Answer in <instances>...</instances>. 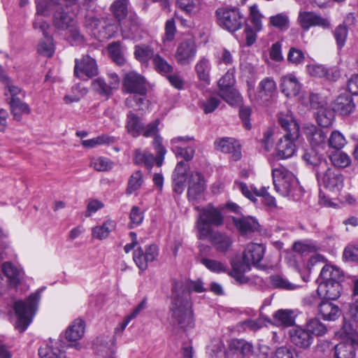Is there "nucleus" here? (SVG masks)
I'll return each mask as SVG.
<instances>
[{
  "label": "nucleus",
  "mask_w": 358,
  "mask_h": 358,
  "mask_svg": "<svg viewBox=\"0 0 358 358\" xmlns=\"http://www.w3.org/2000/svg\"><path fill=\"white\" fill-rule=\"evenodd\" d=\"M56 347L48 344L41 346L38 349V355L41 358H72L71 353L67 352L65 343L60 341Z\"/></svg>",
  "instance_id": "obj_22"
},
{
  "label": "nucleus",
  "mask_w": 358,
  "mask_h": 358,
  "mask_svg": "<svg viewBox=\"0 0 358 358\" xmlns=\"http://www.w3.org/2000/svg\"><path fill=\"white\" fill-rule=\"evenodd\" d=\"M108 80L103 78H98L92 83L93 90L106 99L113 95L120 85V78L117 73H110L108 74Z\"/></svg>",
  "instance_id": "obj_10"
},
{
  "label": "nucleus",
  "mask_w": 358,
  "mask_h": 358,
  "mask_svg": "<svg viewBox=\"0 0 358 358\" xmlns=\"http://www.w3.org/2000/svg\"><path fill=\"white\" fill-rule=\"evenodd\" d=\"M270 25L280 29H287L288 28L289 18L284 13H279L269 18Z\"/></svg>",
  "instance_id": "obj_62"
},
{
  "label": "nucleus",
  "mask_w": 358,
  "mask_h": 358,
  "mask_svg": "<svg viewBox=\"0 0 358 358\" xmlns=\"http://www.w3.org/2000/svg\"><path fill=\"white\" fill-rule=\"evenodd\" d=\"M115 142V138L109 136L106 134H102L92 139L84 140L82 141V145L85 148H92L97 145H109Z\"/></svg>",
  "instance_id": "obj_50"
},
{
  "label": "nucleus",
  "mask_w": 358,
  "mask_h": 358,
  "mask_svg": "<svg viewBox=\"0 0 358 358\" xmlns=\"http://www.w3.org/2000/svg\"><path fill=\"white\" fill-rule=\"evenodd\" d=\"M217 24L230 33L241 29L246 23V17L237 7L225 6L215 10Z\"/></svg>",
  "instance_id": "obj_7"
},
{
  "label": "nucleus",
  "mask_w": 358,
  "mask_h": 358,
  "mask_svg": "<svg viewBox=\"0 0 358 358\" xmlns=\"http://www.w3.org/2000/svg\"><path fill=\"white\" fill-rule=\"evenodd\" d=\"M299 20L304 30H308L310 27L315 26H318L323 29H329L331 27V23L328 18L322 17L313 12H300Z\"/></svg>",
  "instance_id": "obj_18"
},
{
  "label": "nucleus",
  "mask_w": 358,
  "mask_h": 358,
  "mask_svg": "<svg viewBox=\"0 0 358 358\" xmlns=\"http://www.w3.org/2000/svg\"><path fill=\"white\" fill-rule=\"evenodd\" d=\"M41 299V291L31 294L26 301L19 300L14 303L17 316L15 329L20 332L24 331L32 321Z\"/></svg>",
  "instance_id": "obj_5"
},
{
  "label": "nucleus",
  "mask_w": 358,
  "mask_h": 358,
  "mask_svg": "<svg viewBox=\"0 0 358 358\" xmlns=\"http://www.w3.org/2000/svg\"><path fill=\"white\" fill-rule=\"evenodd\" d=\"M233 222L242 234H249L259 230V224L256 219L252 217H243L240 218H233Z\"/></svg>",
  "instance_id": "obj_29"
},
{
  "label": "nucleus",
  "mask_w": 358,
  "mask_h": 358,
  "mask_svg": "<svg viewBox=\"0 0 358 358\" xmlns=\"http://www.w3.org/2000/svg\"><path fill=\"white\" fill-rule=\"evenodd\" d=\"M110 10L118 22L127 15V0H116L110 7Z\"/></svg>",
  "instance_id": "obj_54"
},
{
  "label": "nucleus",
  "mask_w": 358,
  "mask_h": 358,
  "mask_svg": "<svg viewBox=\"0 0 358 358\" xmlns=\"http://www.w3.org/2000/svg\"><path fill=\"white\" fill-rule=\"evenodd\" d=\"M2 272L7 277L10 286H16L21 280V272L10 262H5L1 267Z\"/></svg>",
  "instance_id": "obj_43"
},
{
  "label": "nucleus",
  "mask_w": 358,
  "mask_h": 358,
  "mask_svg": "<svg viewBox=\"0 0 358 358\" xmlns=\"http://www.w3.org/2000/svg\"><path fill=\"white\" fill-rule=\"evenodd\" d=\"M357 343L352 341L341 342L334 348V358H354Z\"/></svg>",
  "instance_id": "obj_31"
},
{
  "label": "nucleus",
  "mask_w": 358,
  "mask_h": 358,
  "mask_svg": "<svg viewBox=\"0 0 358 358\" xmlns=\"http://www.w3.org/2000/svg\"><path fill=\"white\" fill-rule=\"evenodd\" d=\"M325 169L324 173L316 171L319 182L331 191H340L343 186V176L336 169L327 167Z\"/></svg>",
  "instance_id": "obj_11"
},
{
  "label": "nucleus",
  "mask_w": 358,
  "mask_h": 358,
  "mask_svg": "<svg viewBox=\"0 0 358 358\" xmlns=\"http://www.w3.org/2000/svg\"><path fill=\"white\" fill-rule=\"evenodd\" d=\"M10 111L15 120L20 121L22 115H28L31 112L29 106L22 101L20 98H14L10 102Z\"/></svg>",
  "instance_id": "obj_40"
},
{
  "label": "nucleus",
  "mask_w": 358,
  "mask_h": 358,
  "mask_svg": "<svg viewBox=\"0 0 358 358\" xmlns=\"http://www.w3.org/2000/svg\"><path fill=\"white\" fill-rule=\"evenodd\" d=\"M196 208L199 210V216L196 223L198 238L201 240H205L208 238L209 231H213L212 226L219 227L222 225L224 217L220 210L212 203H208L201 208L199 207Z\"/></svg>",
  "instance_id": "obj_6"
},
{
  "label": "nucleus",
  "mask_w": 358,
  "mask_h": 358,
  "mask_svg": "<svg viewBox=\"0 0 358 358\" xmlns=\"http://www.w3.org/2000/svg\"><path fill=\"white\" fill-rule=\"evenodd\" d=\"M278 122L286 133L276 145L275 156L280 159H284L292 157L296 151L294 141L299 136V126L289 115L280 114Z\"/></svg>",
  "instance_id": "obj_3"
},
{
  "label": "nucleus",
  "mask_w": 358,
  "mask_h": 358,
  "mask_svg": "<svg viewBox=\"0 0 358 358\" xmlns=\"http://www.w3.org/2000/svg\"><path fill=\"white\" fill-rule=\"evenodd\" d=\"M346 144L344 136L338 131H333L327 141V146L339 150Z\"/></svg>",
  "instance_id": "obj_52"
},
{
  "label": "nucleus",
  "mask_w": 358,
  "mask_h": 358,
  "mask_svg": "<svg viewBox=\"0 0 358 358\" xmlns=\"http://www.w3.org/2000/svg\"><path fill=\"white\" fill-rule=\"evenodd\" d=\"M74 74L78 78H92L98 74V67L96 61L88 55L82 59H76Z\"/></svg>",
  "instance_id": "obj_16"
},
{
  "label": "nucleus",
  "mask_w": 358,
  "mask_h": 358,
  "mask_svg": "<svg viewBox=\"0 0 358 358\" xmlns=\"http://www.w3.org/2000/svg\"><path fill=\"white\" fill-rule=\"evenodd\" d=\"M334 110L328 106H322L317 112V122L323 127H328L333 123L334 119Z\"/></svg>",
  "instance_id": "obj_38"
},
{
  "label": "nucleus",
  "mask_w": 358,
  "mask_h": 358,
  "mask_svg": "<svg viewBox=\"0 0 358 358\" xmlns=\"http://www.w3.org/2000/svg\"><path fill=\"white\" fill-rule=\"evenodd\" d=\"M292 342L297 347L307 349L314 341V338L304 327H296L290 334Z\"/></svg>",
  "instance_id": "obj_24"
},
{
  "label": "nucleus",
  "mask_w": 358,
  "mask_h": 358,
  "mask_svg": "<svg viewBox=\"0 0 358 358\" xmlns=\"http://www.w3.org/2000/svg\"><path fill=\"white\" fill-rule=\"evenodd\" d=\"M209 241L213 246L220 252H227L232 244V240L226 233L219 231H209Z\"/></svg>",
  "instance_id": "obj_25"
},
{
  "label": "nucleus",
  "mask_w": 358,
  "mask_h": 358,
  "mask_svg": "<svg viewBox=\"0 0 358 358\" xmlns=\"http://www.w3.org/2000/svg\"><path fill=\"white\" fill-rule=\"evenodd\" d=\"M355 104L348 94H341L335 100L333 109L342 115H349L354 109Z\"/></svg>",
  "instance_id": "obj_32"
},
{
  "label": "nucleus",
  "mask_w": 358,
  "mask_h": 358,
  "mask_svg": "<svg viewBox=\"0 0 358 358\" xmlns=\"http://www.w3.org/2000/svg\"><path fill=\"white\" fill-rule=\"evenodd\" d=\"M292 249L296 252L303 255L316 252L318 250V246L310 240H304L294 242Z\"/></svg>",
  "instance_id": "obj_48"
},
{
  "label": "nucleus",
  "mask_w": 358,
  "mask_h": 358,
  "mask_svg": "<svg viewBox=\"0 0 358 358\" xmlns=\"http://www.w3.org/2000/svg\"><path fill=\"white\" fill-rule=\"evenodd\" d=\"M182 285L172 284L171 303L169 307L171 322L182 329L192 328L194 324L192 305L185 296L180 295Z\"/></svg>",
  "instance_id": "obj_2"
},
{
  "label": "nucleus",
  "mask_w": 358,
  "mask_h": 358,
  "mask_svg": "<svg viewBox=\"0 0 358 358\" xmlns=\"http://www.w3.org/2000/svg\"><path fill=\"white\" fill-rule=\"evenodd\" d=\"M280 87L282 92L286 96L291 97L299 94L301 85L294 74L289 73L281 78Z\"/></svg>",
  "instance_id": "obj_26"
},
{
  "label": "nucleus",
  "mask_w": 358,
  "mask_h": 358,
  "mask_svg": "<svg viewBox=\"0 0 358 358\" xmlns=\"http://www.w3.org/2000/svg\"><path fill=\"white\" fill-rule=\"evenodd\" d=\"M78 0H36L37 16L52 15V24L55 30L66 31L77 22L73 12L65 10L66 8L77 4Z\"/></svg>",
  "instance_id": "obj_1"
},
{
  "label": "nucleus",
  "mask_w": 358,
  "mask_h": 358,
  "mask_svg": "<svg viewBox=\"0 0 358 358\" xmlns=\"http://www.w3.org/2000/svg\"><path fill=\"white\" fill-rule=\"evenodd\" d=\"M296 314L291 309H280L273 314L274 321L284 327H292L295 323Z\"/></svg>",
  "instance_id": "obj_36"
},
{
  "label": "nucleus",
  "mask_w": 358,
  "mask_h": 358,
  "mask_svg": "<svg viewBox=\"0 0 358 358\" xmlns=\"http://www.w3.org/2000/svg\"><path fill=\"white\" fill-rule=\"evenodd\" d=\"M121 26L122 31L127 33L128 37H136L139 33L141 24L136 14H131Z\"/></svg>",
  "instance_id": "obj_34"
},
{
  "label": "nucleus",
  "mask_w": 358,
  "mask_h": 358,
  "mask_svg": "<svg viewBox=\"0 0 358 358\" xmlns=\"http://www.w3.org/2000/svg\"><path fill=\"white\" fill-rule=\"evenodd\" d=\"M318 312L323 320L335 321L341 315L339 307L329 300H324L318 303Z\"/></svg>",
  "instance_id": "obj_28"
},
{
  "label": "nucleus",
  "mask_w": 358,
  "mask_h": 358,
  "mask_svg": "<svg viewBox=\"0 0 358 358\" xmlns=\"http://www.w3.org/2000/svg\"><path fill=\"white\" fill-rule=\"evenodd\" d=\"M201 262L210 271L215 273H221L226 271V266L222 262L210 259L207 258H201Z\"/></svg>",
  "instance_id": "obj_64"
},
{
  "label": "nucleus",
  "mask_w": 358,
  "mask_h": 358,
  "mask_svg": "<svg viewBox=\"0 0 358 358\" xmlns=\"http://www.w3.org/2000/svg\"><path fill=\"white\" fill-rule=\"evenodd\" d=\"M211 65L210 60L203 57H201L196 64L194 70L196 71L198 79L203 82L205 84H210V71Z\"/></svg>",
  "instance_id": "obj_35"
},
{
  "label": "nucleus",
  "mask_w": 358,
  "mask_h": 358,
  "mask_svg": "<svg viewBox=\"0 0 358 358\" xmlns=\"http://www.w3.org/2000/svg\"><path fill=\"white\" fill-rule=\"evenodd\" d=\"M116 222L112 220H108L102 225L96 226L92 229V237L99 240L106 238L109 234L115 230Z\"/></svg>",
  "instance_id": "obj_41"
},
{
  "label": "nucleus",
  "mask_w": 358,
  "mask_h": 358,
  "mask_svg": "<svg viewBox=\"0 0 358 358\" xmlns=\"http://www.w3.org/2000/svg\"><path fill=\"white\" fill-rule=\"evenodd\" d=\"M276 90V83L271 78L267 77L260 81L257 90H248V96L252 103L263 104L269 101Z\"/></svg>",
  "instance_id": "obj_9"
},
{
  "label": "nucleus",
  "mask_w": 358,
  "mask_h": 358,
  "mask_svg": "<svg viewBox=\"0 0 358 358\" xmlns=\"http://www.w3.org/2000/svg\"><path fill=\"white\" fill-rule=\"evenodd\" d=\"M143 182V173L141 171H136L129 178L127 188V193L131 194L138 189Z\"/></svg>",
  "instance_id": "obj_58"
},
{
  "label": "nucleus",
  "mask_w": 358,
  "mask_h": 358,
  "mask_svg": "<svg viewBox=\"0 0 358 358\" xmlns=\"http://www.w3.org/2000/svg\"><path fill=\"white\" fill-rule=\"evenodd\" d=\"M159 255V248L155 244L150 245L143 250L141 247L136 249L133 253V259L140 269L144 271L148 268V263L155 261Z\"/></svg>",
  "instance_id": "obj_14"
},
{
  "label": "nucleus",
  "mask_w": 358,
  "mask_h": 358,
  "mask_svg": "<svg viewBox=\"0 0 358 358\" xmlns=\"http://www.w3.org/2000/svg\"><path fill=\"white\" fill-rule=\"evenodd\" d=\"M197 48L194 41L192 38L185 39L181 41L175 53L177 63L182 66L189 64L194 59Z\"/></svg>",
  "instance_id": "obj_13"
},
{
  "label": "nucleus",
  "mask_w": 358,
  "mask_h": 358,
  "mask_svg": "<svg viewBox=\"0 0 358 358\" xmlns=\"http://www.w3.org/2000/svg\"><path fill=\"white\" fill-rule=\"evenodd\" d=\"M234 69H230L219 80V95L228 103L233 105L239 101V92L234 88L235 84Z\"/></svg>",
  "instance_id": "obj_8"
},
{
  "label": "nucleus",
  "mask_w": 358,
  "mask_h": 358,
  "mask_svg": "<svg viewBox=\"0 0 358 358\" xmlns=\"http://www.w3.org/2000/svg\"><path fill=\"white\" fill-rule=\"evenodd\" d=\"M330 160L334 166L338 168H345L350 165L351 159L346 153L343 152H337L330 156Z\"/></svg>",
  "instance_id": "obj_57"
},
{
  "label": "nucleus",
  "mask_w": 358,
  "mask_h": 358,
  "mask_svg": "<svg viewBox=\"0 0 358 358\" xmlns=\"http://www.w3.org/2000/svg\"><path fill=\"white\" fill-rule=\"evenodd\" d=\"M250 269L247 265H243L240 262H235L232 264V271L230 275L241 284L246 283L248 280L243 273Z\"/></svg>",
  "instance_id": "obj_51"
},
{
  "label": "nucleus",
  "mask_w": 358,
  "mask_h": 358,
  "mask_svg": "<svg viewBox=\"0 0 358 358\" xmlns=\"http://www.w3.org/2000/svg\"><path fill=\"white\" fill-rule=\"evenodd\" d=\"M38 52L40 55L50 57L55 52L53 38L50 36H44V39L38 45Z\"/></svg>",
  "instance_id": "obj_53"
},
{
  "label": "nucleus",
  "mask_w": 358,
  "mask_h": 358,
  "mask_svg": "<svg viewBox=\"0 0 358 358\" xmlns=\"http://www.w3.org/2000/svg\"><path fill=\"white\" fill-rule=\"evenodd\" d=\"M123 90L127 93L145 95L147 88L145 78L136 72H129L123 79Z\"/></svg>",
  "instance_id": "obj_15"
},
{
  "label": "nucleus",
  "mask_w": 358,
  "mask_h": 358,
  "mask_svg": "<svg viewBox=\"0 0 358 358\" xmlns=\"http://www.w3.org/2000/svg\"><path fill=\"white\" fill-rule=\"evenodd\" d=\"M164 29L165 33L162 38L163 42L169 43L173 41L177 32L176 22L174 19L171 18L166 20Z\"/></svg>",
  "instance_id": "obj_61"
},
{
  "label": "nucleus",
  "mask_w": 358,
  "mask_h": 358,
  "mask_svg": "<svg viewBox=\"0 0 358 358\" xmlns=\"http://www.w3.org/2000/svg\"><path fill=\"white\" fill-rule=\"evenodd\" d=\"M343 278L342 271L337 267L331 265H325L321 270L317 281L319 282H341Z\"/></svg>",
  "instance_id": "obj_30"
},
{
  "label": "nucleus",
  "mask_w": 358,
  "mask_h": 358,
  "mask_svg": "<svg viewBox=\"0 0 358 358\" xmlns=\"http://www.w3.org/2000/svg\"><path fill=\"white\" fill-rule=\"evenodd\" d=\"M306 59L304 52L300 49L291 48L287 55V60L295 65L302 64Z\"/></svg>",
  "instance_id": "obj_63"
},
{
  "label": "nucleus",
  "mask_w": 358,
  "mask_h": 358,
  "mask_svg": "<svg viewBox=\"0 0 358 358\" xmlns=\"http://www.w3.org/2000/svg\"><path fill=\"white\" fill-rule=\"evenodd\" d=\"M273 183L275 189L283 196L298 201L303 194L302 187L294 175L283 166L272 169Z\"/></svg>",
  "instance_id": "obj_4"
},
{
  "label": "nucleus",
  "mask_w": 358,
  "mask_h": 358,
  "mask_svg": "<svg viewBox=\"0 0 358 358\" xmlns=\"http://www.w3.org/2000/svg\"><path fill=\"white\" fill-rule=\"evenodd\" d=\"M230 349L234 350L236 353L243 356L249 354L252 350V345L242 339H234L230 343Z\"/></svg>",
  "instance_id": "obj_56"
},
{
  "label": "nucleus",
  "mask_w": 358,
  "mask_h": 358,
  "mask_svg": "<svg viewBox=\"0 0 358 358\" xmlns=\"http://www.w3.org/2000/svg\"><path fill=\"white\" fill-rule=\"evenodd\" d=\"M217 150L224 153H231L235 161L241 157V148L238 143L231 138L224 137L217 138L214 142Z\"/></svg>",
  "instance_id": "obj_21"
},
{
  "label": "nucleus",
  "mask_w": 358,
  "mask_h": 358,
  "mask_svg": "<svg viewBox=\"0 0 358 358\" xmlns=\"http://www.w3.org/2000/svg\"><path fill=\"white\" fill-rule=\"evenodd\" d=\"M305 134L311 148L324 150L327 147V134L321 129L314 125L305 128Z\"/></svg>",
  "instance_id": "obj_20"
},
{
  "label": "nucleus",
  "mask_w": 358,
  "mask_h": 358,
  "mask_svg": "<svg viewBox=\"0 0 358 358\" xmlns=\"http://www.w3.org/2000/svg\"><path fill=\"white\" fill-rule=\"evenodd\" d=\"M192 140L193 138L189 136H178L171 140V150L177 158H182L185 161L193 159L195 148L189 144Z\"/></svg>",
  "instance_id": "obj_12"
},
{
  "label": "nucleus",
  "mask_w": 358,
  "mask_h": 358,
  "mask_svg": "<svg viewBox=\"0 0 358 358\" xmlns=\"http://www.w3.org/2000/svg\"><path fill=\"white\" fill-rule=\"evenodd\" d=\"M174 283H180L182 285L183 291L180 292V295L187 297L188 300H189V295L192 291L201 293L206 290L203 286V282L201 280H197L195 281L191 280L187 282L175 280L173 282V284Z\"/></svg>",
  "instance_id": "obj_44"
},
{
  "label": "nucleus",
  "mask_w": 358,
  "mask_h": 358,
  "mask_svg": "<svg viewBox=\"0 0 358 358\" xmlns=\"http://www.w3.org/2000/svg\"><path fill=\"white\" fill-rule=\"evenodd\" d=\"M154 53L153 49L146 45H138L134 48L135 58L141 63H146L150 59H153Z\"/></svg>",
  "instance_id": "obj_47"
},
{
  "label": "nucleus",
  "mask_w": 358,
  "mask_h": 358,
  "mask_svg": "<svg viewBox=\"0 0 358 358\" xmlns=\"http://www.w3.org/2000/svg\"><path fill=\"white\" fill-rule=\"evenodd\" d=\"M220 103V100L218 97L210 96L205 100L200 101L199 106L207 114L213 112L218 107Z\"/></svg>",
  "instance_id": "obj_60"
},
{
  "label": "nucleus",
  "mask_w": 358,
  "mask_h": 358,
  "mask_svg": "<svg viewBox=\"0 0 358 358\" xmlns=\"http://www.w3.org/2000/svg\"><path fill=\"white\" fill-rule=\"evenodd\" d=\"M143 122L141 118L131 111L127 115L126 129L133 137H138L141 135L143 130Z\"/></svg>",
  "instance_id": "obj_33"
},
{
  "label": "nucleus",
  "mask_w": 358,
  "mask_h": 358,
  "mask_svg": "<svg viewBox=\"0 0 358 358\" xmlns=\"http://www.w3.org/2000/svg\"><path fill=\"white\" fill-rule=\"evenodd\" d=\"M271 285L275 289H285V290H294L299 286L289 282L285 277L275 274L269 277Z\"/></svg>",
  "instance_id": "obj_45"
},
{
  "label": "nucleus",
  "mask_w": 358,
  "mask_h": 358,
  "mask_svg": "<svg viewBox=\"0 0 358 358\" xmlns=\"http://www.w3.org/2000/svg\"><path fill=\"white\" fill-rule=\"evenodd\" d=\"M194 180H196V182H194L191 184L188 188L187 196L190 200L198 199L203 192L205 189V182L202 178V176L199 173H195L192 175Z\"/></svg>",
  "instance_id": "obj_37"
},
{
  "label": "nucleus",
  "mask_w": 358,
  "mask_h": 358,
  "mask_svg": "<svg viewBox=\"0 0 358 358\" xmlns=\"http://www.w3.org/2000/svg\"><path fill=\"white\" fill-rule=\"evenodd\" d=\"M304 327L313 338L315 336H323L328 331L327 326L317 317L308 320Z\"/></svg>",
  "instance_id": "obj_39"
},
{
  "label": "nucleus",
  "mask_w": 358,
  "mask_h": 358,
  "mask_svg": "<svg viewBox=\"0 0 358 358\" xmlns=\"http://www.w3.org/2000/svg\"><path fill=\"white\" fill-rule=\"evenodd\" d=\"M85 322L80 319H76L72 324L67 328L65 332V338L68 342L72 344L65 345L66 349L74 348L80 349V344L77 343L84 335Z\"/></svg>",
  "instance_id": "obj_17"
},
{
  "label": "nucleus",
  "mask_w": 358,
  "mask_h": 358,
  "mask_svg": "<svg viewBox=\"0 0 358 358\" xmlns=\"http://www.w3.org/2000/svg\"><path fill=\"white\" fill-rule=\"evenodd\" d=\"M152 64L155 70L163 76H166L174 71V66L159 54L153 56Z\"/></svg>",
  "instance_id": "obj_42"
},
{
  "label": "nucleus",
  "mask_w": 358,
  "mask_h": 358,
  "mask_svg": "<svg viewBox=\"0 0 358 358\" xmlns=\"http://www.w3.org/2000/svg\"><path fill=\"white\" fill-rule=\"evenodd\" d=\"M108 50L111 59L118 65L124 64L125 59L121 51L120 43L115 42L108 45Z\"/></svg>",
  "instance_id": "obj_59"
},
{
  "label": "nucleus",
  "mask_w": 358,
  "mask_h": 358,
  "mask_svg": "<svg viewBox=\"0 0 358 358\" xmlns=\"http://www.w3.org/2000/svg\"><path fill=\"white\" fill-rule=\"evenodd\" d=\"M321 151H322L321 149L310 148V149L307 150L303 155V158L304 161L307 162V164L315 167L317 166V170L320 171H322V169H326L327 166V160Z\"/></svg>",
  "instance_id": "obj_27"
},
{
  "label": "nucleus",
  "mask_w": 358,
  "mask_h": 358,
  "mask_svg": "<svg viewBox=\"0 0 358 358\" xmlns=\"http://www.w3.org/2000/svg\"><path fill=\"white\" fill-rule=\"evenodd\" d=\"M265 247L262 244L251 243L248 244L243 252V262L241 264L258 266V264L263 259Z\"/></svg>",
  "instance_id": "obj_19"
},
{
  "label": "nucleus",
  "mask_w": 358,
  "mask_h": 358,
  "mask_svg": "<svg viewBox=\"0 0 358 358\" xmlns=\"http://www.w3.org/2000/svg\"><path fill=\"white\" fill-rule=\"evenodd\" d=\"M155 159L154 155L147 150L137 149L134 152V162L136 164L151 168L154 164Z\"/></svg>",
  "instance_id": "obj_46"
},
{
  "label": "nucleus",
  "mask_w": 358,
  "mask_h": 358,
  "mask_svg": "<svg viewBox=\"0 0 358 358\" xmlns=\"http://www.w3.org/2000/svg\"><path fill=\"white\" fill-rule=\"evenodd\" d=\"M333 34L338 48L339 50L342 49L345 44L348 34V28L347 25L344 23L339 24L334 29Z\"/></svg>",
  "instance_id": "obj_55"
},
{
  "label": "nucleus",
  "mask_w": 358,
  "mask_h": 358,
  "mask_svg": "<svg viewBox=\"0 0 358 358\" xmlns=\"http://www.w3.org/2000/svg\"><path fill=\"white\" fill-rule=\"evenodd\" d=\"M341 289V285L338 281L319 282L317 293L320 298L325 300H336L340 296Z\"/></svg>",
  "instance_id": "obj_23"
},
{
  "label": "nucleus",
  "mask_w": 358,
  "mask_h": 358,
  "mask_svg": "<svg viewBox=\"0 0 358 358\" xmlns=\"http://www.w3.org/2000/svg\"><path fill=\"white\" fill-rule=\"evenodd\" d=\"M202 0H176L178 6L188 15L196 14L201 6Z\"/></svg>",
  "instance_id": "obj_49"
}]
</instances>
